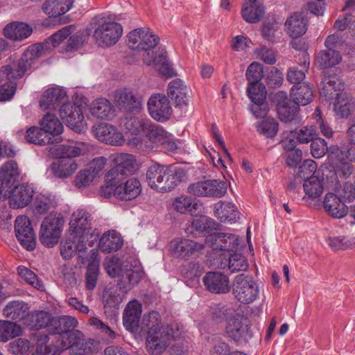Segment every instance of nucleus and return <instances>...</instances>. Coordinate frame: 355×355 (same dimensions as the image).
Returning a JSON list of instances; mask_svg holds the SVG:
<instances>
[{
  "mask_svg": "<svg viewBox=\"0 0 355 355\" xmlns=\"http://www.w3.org/2000/svg\"><path fill=\"white\" fill-rule=\"evenodd\" d=\"M124 128L128 142L141 150L153 148V144L164 145L170 134L148 119L130 117L125 119Z\"/></svg>",
  "mask_w": 355,
  "mask_h": 355,
  "instance_id": "obj_1",
  "label": "nucleus"
},
{
  "mask_svg": "<svg viewBox=\"0 0 355 355\" xmlns=\"http://www.w3.org/2000/svg\"><path fill=\"white\" fill-rule=\"evenodd\" d=\"M192 227L202 232L205 237V241L207 246L216 251L223 264V259L236 252L239 243L238 237L233 234L213 232L207 234V230L211 228V221L205 216H200L192 222Z\"/></svg>",
  "mask_w": 355,
  "mask_h": 355,
  "instance_id": "obj_2",
  "label": "nucleus"
},
{
  "mask_svg": "<svg viewBox=\"0 0 355 355\" xmlns=\"http://www.w3.org/2000/svg\"><path fill=\"white\" fill-rule=\"evenodd\" d=\"M291 96L293 102L288 100L284 92H277L274 97L277 103V110L281 121H291L297 110V105H306L313 98V88L308 83L295 85L291 91Z\"/></svg>",
  "mask_w": 355,
  "mask_h": 355,
  "instance_id": "obj_3",
  "label": "nucleus"
},
{
  "mask_svg": "<svg viewBox=\"0 0 355 355\" xmlns=\"http://www.w3.org/2000/svg\"><path fill=\"white\" fill-rule=\"evenodd\" d=\"M141 184L136 178H124L123 174L110 171L105 176V185L101 195L109 197L111 194L122 200H132L141 193Z\"/></svg>",
  "mask_w": 355,
  "mask_h": 355,
  "instance_id": "obj_4",
  "label": "nucleus"
},
{
  "mask_svg": "<svg viewBox=\"0 0 355 355\" xmlns=\"http://www.w3.org/2000/svg\"><path fill=\"white\" fill-rule=\"evenodd\" d=\"M148 320L150 322L146 323V325L150 327V331L146 340V348L152 354H161L172 340L178 336V329L175 327V330L173 327L162 324L157 312H151Z\"/></svg>",
  "mask_w": 355,
  "mask_h": 355,
  "instance_id": "obj_5",
  "label": "nucleus"
},
{
  "mask_svg": "<svg viewBox=\"0 0 355 355\" xmlns=\"http://www.w3.org/2000/svg\"><path fill=\"white\" fill-rule=\"evenodd\" d=\"M159 37L150 28H137L127 35V44L132 50L140 53L144 64L153 62V55L160 49Z\"/></svg>",
  "mask_w": 355,
  "mask_h": 355,
  "instance_id": "obj_6",
  "label": "nucleus"
},
{
  "mask_svg": "<svg viewBox=\"0 0 355 355\" xmlns=\"http://www.w3.org/2000/svg\"><path fill=\"white\" fill-rule=\"evenodd\" d=\"M320 94L334 98V111L341 118L348 117L354 110L353 97L343 91V84L336 76L325 78L321 83Z\"/></svg>",
  "mask_w": 355,
  "mask_h": 355,
  "instance_id": "obj_7",
  "label": "nucleus"
},
{
  "mask_svg": "<svg viewBox=\"0 0 355 355\" xmlns=\"http://www.w3.org/2000/svg\"><path fill=\"white\" fill-rule=\"evenodd\" d=\"M78 322L75 318L62 316L52 318L49 326V331L53 334H61L58 341L60 343L61 348L78 347L86 342L83 334L78 331H71L75 328Z\"/></svg>",
  "mask_w": 355,
  "mask_h": 355,
  "instance_id": "obj_8",
  "label": "nucleus"
},
{
  "mask_svg": "<svg viewBox=\"0 0 355 355\" xmlns=\"http://www.w3.org/2000/svg\"><path fill=\"white\" fill-rule=\"evenodd\" d=\"M90 221V215L84 210H76L71 216L69 233L72 237L78 239L76 248L80 252L85 248L83 243H87L88 246L92 247L98 239V233L91 228Z\"/></svg>",
  "mask_w": 355,
  "mask_h": 355,
  "instance_id": "obj_9",
  "label": "nucleus"
},
{
  "mask_svg": "<svg viewBox=\"0 0 355 355\" xmlns=\"http://www.w3.org/2000/svg\"><path fill=\"white\" fill-rule=\"evenodd\" d=\"M104 268L109 276L119 277L122 286L126 289L136 285L143 275L139 266L122 263L115 257H107L104 261Z\"/></svg>",
  "mask_w": 355,
  "mask_h": 355,
  "instance_id": "obj_10",
  "label": "nucleus"
},
{
  "mask_svg": "<svg viewBox=\"0 0 355 355\" xmlns=\"http://www.w3.org/2000/svg\"><path fill=\"white\" fill-rule=\"evenodd\" d=\"M146 179L149 187L160 193L170 191L179 182V178L171 168L157 164L148 168Z\"/></svg>",
  "mask_w": 355,
  "mask_h": 355,
  "instance_id": "obj_11",
  "label": "nucleus"
},
{
  "mask_svg": "<svg viewBox=\"0 0 355 355\" xmlns=\"http://www.w3.org/2000/svg\"><path fill=\"white\" fill-rule=\"evenodd\" d=\"M73 31V27L67 26L55 33L44 43L30 46L21 58L23 62L26 64L31 62L32 64L35 59L59 46L65 40L68 39Z\"/></svg>",
  "mask_w": 355,
  "mask_h": 355,
  "instance_id": "obj_12",
  "label": "nucleus"
},
{
  "mask_svg": "<svg viewBox=\"0 0 355 355\" xmlns=\"http://www.w3.org/2000/svg\"><path fill=\"white\" fill-rule=\"evenodd\" d=\"M87 105V100L82 96H76L73 104L68 103L64 108L60 110V117L67 127L76 132L86 130L87 123L83 115Z\"/></svg>",
  "mask_w": 355,
  "mask_h": 355,
  "instance_id": "obj_13",
  "label": "nucleus"
},
{
  "mask_svg": "<svg viewBox=\"0 0 355 355\" xmlns=\"http://www.w3.org/2000/svg\"><path fill=\"white\" fill-rule=\"evenodd\" d=\"M31 66V62L26 64L21 59L17 67H15V69L9 66L3 67L0 71V101H6L12 98L15 90L12 80L22 76Z\"/></svg>",
  "mask_w": 355,
  "mask_h": 355,
  "instance_id": "obj_14",
  "label": "nucleus"
},
{
  "mask_svg": "<svg viewBox=\"0 0 355 355\" xmlns=\"http://www.w3.org/2000/svg\"><path fill=\"white\" fill-rule=\"evenodd\" d=\"M63 223L64 220L59 215L51 214L46 217L40 227L41 243L49 248L55 245L59 241Z\"/></svg>",
  "mask_w": 355,
  "mask_h": 355,
  "instance_id": "obj_15",
  "label": "nucleus"
},
{
  "mask_svg": "<svg viewBox=\"0 0 355 355\" xmlns=\"http://www.w3.org/2000/svg\"><path fill=\"white\" fill-rule=\"evenodd\" d=\"M329 159L338 173L348 177L352 172L350 162H355V148H340L337 146H331L329 150Z\"/></svg>",
  "mask_w": 355,
  "mask_h": 355,
  "instance_id": "obj_16",
  "label": "nucleus"
},
{
  "mask_svg": "<svg viewBox=\"0 0 355 355\" xmlns=\"http://www.w3.org/2000/svg\"><path fill=\"white\" fill-rule=\"evenodd\" d=\"M259 293V286L252 278L243 275L235 278L233 284V294L241 303H252L257 298Z\"/></svg>",
  "mask_w": 355,
  "mask_h": 355,
  "instance_id": "obj_17",
  "label": "nucleus"
},
{
  "mask_svg": "<svg viewBox=\"0 0 355 355\" xmlns=\"http://www.w3.org/2000/svg\"><path fill=\"white\" fill-rule=\"evenodd\" d=\"M122 34L123 28L119 23L108 21L98 26L94 36L98 45L107 47L115 44Z\"/></svg>",
  "mask_w": 355,
  "mask_h": 355,
  "instance_id": "obj_18",
  "label": "nucleus"
},
{
  "mask_svg": "<svg viewBox=\"0 0 355 355\" xmlns=\"http://www.w3.org/2000/svg\"><path fill=\"white\" fill-rule=\"evenodd\" d=\"M205 245L192 239H174L169 245V250L173 257L182 259H189L198 256L202 253Z\"/></svg>",
  "mask_w": 355,
  "mask_h": 355,
  "instance_id": "obj_19",
  "label": "nucleus"
},
{
  "mask_svg": "<svg viewBox=\"0 0 355 355\" xmlns=\"http://www.w3.org/2000/svg\"><path fill=\"white\" fill-rule=\"evenodd\" d=\"M227 184L224 181L205 180L191 184L189 192L197 196L221 197L227 191Z\"/></svg>",
  "mask_w": 355,
  "mask_h": 355,
  "instance_id": "obj_20",
  "label": "nucleus"
},
{
  "mask_svg": "<svg viewBox=\"0 0 355 355\" xmlns=\"http://www.w3.org/2000/svg\"><path fill=\"white\" fill-rule=\"evenodd\" d=\"M148 110L150 115L158 121L167 120L172 112L168 98L163 94H153L148 101Z\"/></svg>",
  "mask_w": 355,
  "mask_h": 355,
  "instance_id": "obj_21",
  "label": "nucleus"
},
{
  "mask_svg": "<svg viewBox=\"0 0 355 355\" xmlns=\"http://www.w3.org/2000/svg\"><path fill=\"white\" fill-rule=\"evenodd\" d=\"M15 235L21 245L28 250H33L35 247V235L31 225L29 218L19 216L15 220Z\"/></svg>",
  "mask_w": 355,
  "mask_h": 355,
  "instance_id": "obj_22",
  "label": "nucleus"
},
{
  "mask_svg": "<svg viewBox=\"0 0 355 355\" xmlns=\"http://www.w3.org/2000/svg\"><path fill=\"white\" fill-rule=\"evenodd\" d=\"M69 103L66 92L58 87L46 89L41 97L40 106L44 110H60Z\"/></svg>",
  "mask_w": 355,
  "mask_h": 355,
  "instance_id": "obj_23",
  "label": "nucleus"
},
{
  "mask_svg": "<svg viewBox=\"0 0 355 355\" xmlns=\"http://www.w3.org/2000/svg\"><path fill=\"white\" fill-rule=\"evenodd\" d=\"M19 176L17 165L12 161L5 163L0 168V200L6 198Z\"/></svg>",
  "mask_w": 355,
  "mask_h": 355,
  "instance_id": "obj_24",
  "label": "nucleus"
},
{
  "mask_svg": "<svg viewBox=\"0 0 355 355\" xmlns=\"http://www.w3.org/2000/svg\"><path fill=\"white\" fill-rule=\"evenodd\" d=\"M247 95L251 101L254 104L252 107V112L256 117H265L266 110L265 108H260L266 98V89L262 83H254L248 84L247 87Z\"/></svg>",
  "mask_w": 355,
  "mask_h": 355,
  "instance_id": "obj_25",
  "label": "nucleus"
},
{
  "mask_svg": "<svg viewBox=\"0 0 355 355\" xmlns=\"http://www.w3.org/2000/svg\"><path fill=\"white\" fill-rule=\"evenodd\" d=\"M288 133L282 134V144L286 151L284 155L285 164L291 168H296L302 159V150L296 148V141L291 138Z\"/></svg>",
  "mask_w": 355,
  "mask_h": 355,
  "instance_id": "obj_26",
  "label": "nucleus"
},
{
  "mask_svg": "<svg viewBox=\"0 0 355 355\" xmlns=\"http://www.w3.org/2000/svg\"><path fill=\"white\" fill-rule=\"evenodd\" d=\"M33 190L27 185L21 184L15 186L9 189L6 198H9L10 205L14 209L23 208L32 200Z\"/></svg>",
  "mask_w": 355,
  "mask_h": 355,
  "instance_id": "obj_27",
  "label": "nucleus"
},
{
  "mask_svg": "<svg viewBox=\"0 0 355 355\" xmlns=\"http://www.w3.org/2000/svg\"><path fill=\"white\" fill-rule=\"evenodd\" d=\"M96 137L102 142L112 145H122L125 137L114 126L108 123H100L94 130Z\"/></svg>",
  "mask_w": 355,
  "mask_h": 355,
  "instance_id": "obj_28",
  "label": "nucleus"
},
{
  "mask_svg": "<svg viewBox=\"0 0 355 355\" xmlns=\"http://www.w3.org/2000/svg\"><path fill=\"white\" fill-rule=\"evenodd\" d=\"M189 89L180 79H175L168 84L167 94L173 101L175 106L183 108L189 101Z\"/></svg>",
  "mask_w": 355,
  "mask_h": 355,
  "instance_id": "obj_29",
  "label": "nucleus"
},
{
  "mask_svg": "<svg viewBox=\"0 0 355 355\" xmlns=\"http://www.w3.org/2000/svg\"><path fill=\"white\" fill-rule=\"evenodd\" d=\"M323 207L328 215L335 218H341L348 212V208L345 202L333 192H329L325 195Z\"/></svg>",
  "mask_w": 355,
  "mask_h": 355,
  "instance_id": "obj_30",
  "label": "nucleus"
},
{
  "mask_svg": "<svg viewBox=\"0 0 355 355\" xmlns=\"http://www.w3.org/2000/svg\"><path fill=\"white\" fill-rule=\"evenodd\" d=\"M241 13L246 22L255 24L263 18L265 8L260 0H246L242 6Z\"/></svg>",
  "mask_w": 355,
  "mask_h": 355,
  "instance_id": "obj_31",
  "label": "nucleus"
},
{
  "mask_svg": "<svg viewBox=\"0 0 355 355\" xmlns=\"http://www.w3.org/2000/svg\"><path fill=\"white\" fill-rule=\"evenodd\" d=\"M247 320L236 315L227 319L225 326L226 333L236 340L245 338L248 334Z\"/></svg>",
  "mask_w": 355,
  "mask_h": 355,
  "instance_id": "obj_32",
  "label": "nucleus"
},
{
  "mask_svg": "<svg viewBox=\"0 0 355 355\" xmlns=\"http://www.w3.org/2000/svg\"><path fill=\"white\" fill-rule=\"evenodd\" d=\"M304 196L302 199L306 201L318 200L324 191L323 178L314 174L304 180L303 183Z\"/></svg>",
  "mask_w": 355,
  "mask_h": 355,
  "instance_id": "obj_33",
  "label": "nucleus"
},
{
  "mask_svg": "<svg viewBox=\"0 0 355 355\" xmlns=\"http://www.w3.org/2000/svg\"><path fill=\"white\" fill-rule=\"evenodd\" d=\"M286 31L293 38L303 35L307 30V20L303 12H295L285 22Z\"/></svg>",
  "mask_w": 355,
  "mask_h": 355,
  "instance_id": "obj_34",
  "label": "nucleus"
},
{
  "mask_svg": "<svg viewBox=\"0 0 355 355\" xmlns=\"http://www.w3.org/2000/svg\"><path fill=\"white\" fill-rule=\"evenodd\" d=\"M111 157L115 165V168L111 171H114L116 173H133L139 167L138 162L132 155L119 153L112 155Z\"/></svg>",
  "mask_w": 355,
  "mask_h": 355,
  "instance_id": "obj_35",
  "label": "nucleus"
},
{
  "mask_svg": "<svg viewBox=\"0 0 355 355\" xmlns=\"http://www.w3.org/2000/svg\"><path fill=\"white\" fill-rule=\"evenodd\" d=\"M153 62L150 64H145L153 67L159 74L165 77H173L177 76L176 70L168 60L166 53L161 48L157 50L152 56Z\"/></svg>",
  "mask_w": 355,
  "mask_h": 355,
  "instance_id": "obj_36",
  "label": "nucleus"
},
{
  "mask_svg": "<svg viewBox=\"0 0 355 355\" xmlns=\"http://www.w3.org/2000/svg\"><path fill=\"white\" fill-rule=\"evenodd\" d=\"M76 0H45L42 10L49 17H58L69 12Z\"/></svg>",
  "mask_w": 355,
  "mask_h": 355,
  "instance_id": "obj_37",
  "label": "nucleus"
},
{
  "mask_svg": "<svg viewBox=\"0 0 355 355\" xmlns=\"http://www.w3.org/2000/svg\"><path fill=\"white\" fill-rule=\"evenodd\" d=\"M51 165L53 175L59 178H67L75 173L78 168L76 160L70 158L58 157Z\"/></svg>",
  "mask_w": 355,
  "mask_h": 355,
  "instance_id": "obj_38",
  "label": "nucleus"
},
{
  "mask_svg": "<svg viewBox=\"0 0 355 355\" xmlns=\"http://www.w3.org/2000/svg\"><path fill=\"white\" fill-rule=\"evenodd\" d=\"M141 314V304L137 300L130 302L127 304L123 313V321L125 327L130 331L137 330L139 327Z\"/></svg>",
  "mask_w": 355,
  "mask_h": 355,
  "instance_id": "obj_39",
  "label": "nucleus"
},
{
  "mask_svg": "<svg viewBox=\"0 0 355 355\" xmlns=\"http://www.w3.org/2000/svg\"><path fill=\"white\" fill-rule=\"evenodd\" d=\"M78 244V239L77 238L72 237L71 234L69 233V238L60 245V254L62 257L65 259H69L71 258L76 252H77L82 263L87 259L89 257L90 251L89 252L87 251L90 247L88 246L87 243L85 242L83 244L85 246V248L83 252H80L76 248Z\"/></svg>",
  "mask_w": 355,
  "mask_h": 355,
  "instance_id": "obj_40",
  "label": "nucleus"
},
{
  "mask_svg": "<svg viewBox=\"0 0 355 355\" xmlns=\"http://www.w3.org/2000/svg\"><path fill=\"white\" fill-rule=\"evenodd\" d=\"M203 282L207 289L213 293H226L230 290L228 278L220 272H208Z\"/></svg>",
  "mask_w": 355,
  "mask_h": 355,
  "instance_id": "obj_41",
  "label": "nucleus"
},
{
  "mask_svg": "<svg viewBox=\"0 0 355 355\" xmlns=\"http://www.w3.org/2000/svg\"><path fill=\"white\" fill-rule=\"evenodd\" d=\"M32 32L33 28L30 25L20 21L11 22L7 24L3 29L4 36L15 41L26 39Z\"/></svg>",
  "mask_w": 355,
  "mask_h": 355,
  "instance_id": "obj_42",
  "label": "nucleus"
},
{
  "mask_svg": "<svg viewBox=\"0 0 355 355\" xmlns=\"http://www.w3.org/2000/svg\"><path fill=\"white\" fill-rule=\"evenodd\" d=\"M85 147L83 143L71 141L55 146L54 153L58 157L73 159L83 155Z\"/></svg>",
  "mask_w": 355,
  "mask_h": 355,
  "instance_id": "obj_43",
  "label": "nucleus"
},
{
  "mask_svg": "<svg viewBox=\"0 0 355 355\" xmlns=\"http://www.w3.org/2000/svg\"><path fill=\"white\" fill-rule=\"evenodd\" d=\"M83 263L87 264L86 284L87 288L92 290L96 286L98 275L99 258L97 251L94 249L91 250L89 257Z\"/></svg>",
  "mask_w": 355,
  "mask_h": 355,
  "instance_id": "obj_44",
  "label": "nucleus"
},
{
  "mask_svg": "<svg viewBox=\"0 0 355 355\" xmlns=\"http://www.w3.org/2000/svg\"><path fill=\"white\" fill-rule=\"evenodd\" d=\"M40 126L49 137L60 135L64 131V126L62 122L55 115L51 113L46 114L41 119Z\"/></svg>",
  "mask_w": 355,
  "mask_h": 355,
  "instance_id": "obj_45",
  "label": "nucleus"
},
{
  "mask_svg": "<svg viewBox=\"0 0 355 355\" xmlns=\"http://www.w3.org/2000/svg\"><path fill=\"white\" fill-rule=\"evenodd\" d=\"M214 214L223 222L234 221L238 217L236 206L231 202L220 201L215 205Z\"/></svg>",
  "mask_w": 355,
  "mask_h": 355,
  "instance_id": "obj_46",
  "label": "nucleus"
},
{
  "mask_svg": "<svg viewBox=\"0 0 355 355\" xmlns=\"http://www.w3.org/2000/svg\"><path fill=\"white\" fill-rule=\"evenodd\" d=\"M122 245L121 236L114 231L105 232L101 238L98 247L103 252L119 250Z\"/></svg>",
  "mask_w": 355,
  "mask_h": 355,
  "instance_id": "obj_47",
  "label": "nucleus"
},
{
  "mask_svg": "<svg viewBox=\"0 0 355 355\" xmlns=\"http://www.w3.org/2000/svg\"><path fill=\"white\" fill-rule=\"evenodd\" d=\"M283 133L291 134V138L296 141V144H308L318 137L317 128L313 125L303 126L296 131H284Z\"/></svg>",
  "mask_w": 355,
  "mask_h": 355,
  "instance_id": "obj_48",
  "label": "nucleus"
},
{
  "mask_svg": "<svg viewBox=\"0 0 355 355\" xmlns=\"http://www.w3.org/2000/svg\"><path fill=\"white\" fill-rule=\"evenodd\" d=\"M90 111L93 116L100 119H108L113 115V107L105 98H98L92 102Z\"/></svg>",
  "mask_w": 355,
  "mask_h": 355,
  "instance_id": "obj_49",
  "label": "nucleus"
},
{
  "mask_svg": "<svg viewBox=\"0 0 355 355\" xmlns=\"http://www.w3.org/2000/svg\"><path fill=\"white\" fill-rule=\"evenodd\" d=\"M28 307L26 304L21 301L9 302L3 309V315L12 320H24Z\"/></svg>",
  "mask_w": 355,
  "mask_h": 355,
  "instance_id": "obj_50",
  "label": "nucleus"
},
{
  "mask_svg": "<svg viewBox=\"0 0 355 355\" xmlns=\"http://www.w3.org/2000/svg\"><path fill=\"white\" fill-rule=\"evenodd\" d=\"M213 135L216 141L218 143L223 150V155H217L216 157L211 155L213 165L216 167H223L226 168L227 164L231 162V157L223 141L221 135L218 133L216 128H213Z\"/></svg>",
  "mask_w": 355,
  "mask_h": 355,
  "instance_id": "obj_51",
  "label": "nucleus"
},
{
  "mask_svg": "<svg viewBox=\"0 0 355 355\" xmlns=\"http://www.w3.org/2000/svg\"><path fill=\"white\" fill-rule=\"evenodd\" d=\"M341 60L339 53L332 49L320 51L315 60V64L322 68H327L338 64Z\"/></svg>",
  "mask_w": 355,
  "mask_h": 355,
  "instance_id": "obj_52",
  "label": "nucleus"
},
{
  "mask_svg": "<svg viewBox=\"0 0 355 355\" xmlns=\"http://www.w3.org/2000/svg\"><path fill=\"white\" fill-rule=\"evenodd\" d=\"M115 100L119 105L128 110L136 107L139 105L133 91L127 88L118 90L115 94Z\"/></svg>",
  "mask_w": 355,
  "mask_h": 355,
  "instance_id": "obj_53",
  "label": "nucleus"
},
{
  "mask_svg": "<svg viewBox=\"0 0 355 355\" xmlns=\"http://www.w3.org/2000/svg\"><path fill=\"white\" fill-rule=\"evenodd\" d=\"M22 333L19 325L6 320H0V342L6 343Z\"/></svg>",
  "mask_w": 355,
  "mask_h": 355,
  "instance_id": "obj_54",
  "label": "nucleus"
},
{
  "mask_svg": "<svg viewBox=\"0 0 355 355\" xmlns=\"http://www.w3.org/2000/svg\"><path fill=\"white\" fill-rule=\"evenodd\" d=\"M51 318L48 313L40 311L31 315L28 314L25 319L24 324L31 329H40L47 327L49 329Z\"/></svg>",
  "mask_w": 355,
  "mask_h": 355,
  "instance_id": "obj_55",
  "label": "nucleus"
},
{
  "mask_svg": "<svg viewBox=\"0 0 355 355\" xmlns=\"http://www.w3.org/2000/svg\"><path fill=\"white\" fill-rule=\"evenodd\" d=\"M25 138L29 143L38 145H45L51 142V137L47 135L40 126L28 128Z\"/></svg>",
  "mask_w": 355,
  "mask_h": 355,
  "instance_id": "obj_56",
  "label": "nucleus"
},
{
  "mask_svg": "<svg viewBox=\"0 0 355 355\" xmlns=\"http://www.w3.org/2000/svg\"><path fill=\"white\" fill-rule=\"evenodd\" d=\"M257 131L266 137L273 138L277 133L278 124L273 118L267 117L258 124Z\"/></svg>",
  "mask_w": 355,
  "mask_h": 355,
  "instance_id": "obj_57",
  "label": "nucleus"
},
{
  "mask_svg": "<svg viewBox=\"0 0 355 355\" xmlns=\"http://www.w3.org/2000/svg\"><path fill=\"white\" fill-rule=\"evenodd\" d=\"M228 263V268L232 272L244 270L248 267L247 261L244 257L236 252L228 256L226 259H223V263L226 266Z\"/></svg>",
  "mask_w": 355,
  "mask_h": 355,
  "instance_id": "obj_58",
  "label": "nucleus"
},
{
  "mask_svg": "<svg viewBox=\"0 0 355 355\" xmlns=\"http://www.w3.org/2000/svg\"><path fill=\"white\" fill-rule=\"evenodd\" d=\"M55 207L54 200L49 196L40 194L35 202L34 211L36 214H44Z\"/></svg>",
  "mask_w": 355,
  "mask_h": 355,
  "instance_id": "obj_59",
  "label": "nucleus"
},
{
  "mask_svg": "<svg viewBox=\"0 0 355 355\" xmlns=\"http://www.w3.org/2000/svg\"><path fill=\"white\" fill-rule=\"evenodd\" d=\"M173 207L178 212L187 214L195 207L194 200L187 196H181L174 199Z\"/></svg>",
  "mask_w": 355,
  "mask_h": 355,
  "instance_id": "obj_60",
  "label": "nucleus"
},
{
  "mask_svg": "<svg viewBox=\"0 0 355 355\" xmlns=\"http://www.w3.org/2000/svg\"><path fill=\"white\" fill-rule=\"evenodd\" d=\"M328 151L327 143L322 138L316 137L310 144V152L315 159L322 157Z\"/></svg>",
  "mask_w": 355,
  "mask_h": 355,
  "instance_id": "obj_61",
  "label": "nucleus"
},
{
  "mask_svg": "<svg viewBox=\"0 0 355 355\" xmlns=\"http://www.w3.org/2000/svg\"><path fill=\"white\" fill-rule=\"evenodd\" d=\"M245 76L249 83L248 84L261 83V80L263 76L261 64L257 62L251 63L247 69Z\"/></svg>",
  "mask_w": 355,
  "mask_h": 355,
  "instance_id": "obj_62",
  "label": "nucleus"
},
{
  "mask_svg": "<svg viewBox=\"0 0 355 355\" xmlns=\"http://www.w3.org/2000/svg\"><path fill=\"white\" fill-rule=\"evenodd\" d=\"M30 342L24 338H19L11 342L8 345V351L15 355H22L28 352L30 349Z\"/></svg>",
  "mask_w": 355,
  "mask_h": 355,
  "instance_id": "obj_63",
  "label": "nucleus"
},
{
  "mask_svg": "<svg viewBox=\"0 0 355 355\" xmlns=\"http://www.w3.org/2000/svg\"><path fill=\"white\" fill-rule=\"evenodd\" d=\"M230 48L235 51H245L252 44L250 39L243 35L232 37L230 42Z\"/></svg>",
  "mask_w": 355,
  "mask_h": 355,
  "instance_id": "obj_64",
  "label": "nucleus"
}]
</instances>
